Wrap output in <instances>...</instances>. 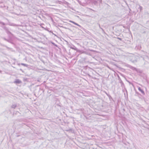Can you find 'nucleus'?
I'll list each match as a JSON object with an SVG mask.
<instances>
[{
  "instance_id": "nucleus-8",
  "label": "nucleus",
  "mask_w": 149,
  "mask_h": 149,
  "mask_svg": "<svg viewBox=\"0 0 149 149\" xmlns=\"http://www.w3.org/2000/svg\"><path fill=\"white\" fill-rule=\"evenodd\" d=\"M82 53L85 54H88L89 55H91V54L89 52V51L88 50H87L86 51H84L82 52Z\"/></svg>"
},
{
  "instance_id": "nucleus-41",
  "label": "nucleus",
  "mask_w": 149,
  "mask_h": 149,
  "mask_svg": "<svg viewBox=\"0 0 149 149\" xmlns=\"http://www.w3.org/2000/svg\"><path fill=\"white\" fill-rule=\"evenodd\" d=\"M140 9L141 10L142 9V7H141V6H140Z\"/></svg>"
},
{
  "instance_id": "nucleus-34",
  "label": "nucleus",
  "mask_w": 149,
  "mask_h": 149,
  "mask_svg": "<svg viewBox=\"0 0 149 149\" xmlns=\"http://www.w3.org/2000/svg\"><path fill=\"white\" fill-rule=\"evenodd\" d=\"M19 70L23 72H24V71L21 69H20Z\"/></svg>"
},
{
  "instance_id": "nucleus-10",
  "label": "nucleus",
  "mask_w": 149,
  "mask_h": 149,
  "mask_svg": "<svg viewBox=\"0 0 149 149\" xmlns=\"http://www.w3.org/2000/svg\"><path fill=\"white\" fill-rule=\"evenodd\" d=\"M128 67L133 70H135L136 71V70H137V69L135 68L132 66L130 65H129Z\"/></svg>"
},
{
  "instance_id": "nucleus-17",
  "label": "nucleus",
  "mask_w": 149,
  "mask_h": 149,
  "mask_svg": "<svg viewBox=\"0 0 149 149\" xmlns=\"http://www.w3.org/2000/svg\"><path fill=\"white\" fill-rule=\"evenodd\" d=\"M51 43L53 45L56 47H58V46L55 43L53 42H51Z\"/></svg>"
},
{
  "instance_id": "nucleus-44",
  "label": "nucleus",
  "mask_w": 149,
  "mask_h": 149,
  "mask_svg": "<svg viewBox=\"0 0 149 149\" xmlns=\"http://www.w3.org/2000/svg\"><path fill=\"white\" fill-rule=\"evenodd\" d=\"M1 72H2V71L0 70V72L1 73Z\"/></svg>"
},
{
  "instance_id": "nucleus-43",
  "label": "nucleus",
  "mask_w": 149,
  "mask_h": 149,
  "mask_svg": "<svg viewBox=\"0 0 149 149\" xmlns=\"http://www.w3.org/2000/svg\"><path fill=\"white\" fill-rule=\"evenodd\" d=\"M121 68V69H123V70H125V69H123V68Z\"/></svg>"
},
{
  "instance_id": "nucleus-39",
  "label": "nucleus",
  "mask_w": 149,
  "mask_h": 149,
  "mask_svg": "<svg viewBox=\"0 0 149 149\" xmlns=\"http://www.w3.org/2000/svg\"><path fill=\"white\" fill-rule=\"evenodd\" d=\"M17 65H18L19 66L21 65V63H17Z\"/></svg>"
},
{
  "instance_id": "nucleus-22",
  "label": "nucleus",
  "mask_w": 149,
  "mask_h": 149,
  "mask_svg": "<svg viewBox=\"0 0 149 149\" xmlns=\"http://www.w3.org/2000/svg\"><path fill=\"white\" fill-rule=\"evenodd\" d=\"M123 88H124V89H125V90L126 92V93L127 94V90L126 88H125V86H124V87H123Z\"/></svg>"
},
{
  "instance_id": "nucleus-45",
  "label": "nucleus",
  "mask_w": 149,
  "mask_h": 149,
  "mask_svg": "<svg viewBox=\"0 0 149 149\" xmlns=\"http://www.w3.org/2000/svg\"><path fill=\"white\" fill-rule=\"evenodd\" d=\"M15 64V63H13V64Z\"/></svg>"
},
{
  "instance_id": "nucleus-27",
  "label": "nucleus",
  "mask_w": 149,
  "mask_h": 149,
  "mask_svg": "<svg viewBox=\"0 0 149 149\" xmlns=\"http://www.w3.org/2000/svg\"><path fill=\"white\" fill-rule=\"evenodd\" d=\"M98 24V25H99V28L101 29H102V27H101L100 26V25L99 24V23H97Z\"/></svg>"
},
{
  "instance_id": "nucleus-1",
  "label": "nucleus",
  "mask_w": 149,
  "mask_h": 149,
  "mask_svg": "<svg viewBox=\"0 0 149 149\" xmlns=\"http://www.w3.org/2000/svg\"><path fill=\"white\" fill-rule=\"evenodd\" d=\"M2 28L5 31L8 35L9 38H13L15 37L13 34L9 31L8 28L4 26H2Z\"/></svg>"
},
{
  "instance_id": "nucleus-31",
  "label": "nucleus",
  "mask_w": 149,
  "mask_h": 149,
  "mask_svg": "<svg viewBox=\"0 0 149 149\" xmlns=\"http://www.w3.org/2000/svg\"><path fill=\"white\" fill-rule=\"evenodd\" d=\"M72 130V129H69V130H67L66 131H71Z\"/></svg>"
},
{
  "instance_id": "nucleus-5",
  "label": "nucleus",
  "mask_w": 149,
  "mask_h": 149,
  "mask_svg": "<svg viewBox=\"0 0 149 149\" xmlns=\"http://www.w3.org/2000/svg\"><path fill=\"white\" fill-rule=\"evenodd\" d=\"M14 83L16 84H19L22 83V81L19 79H16L14 81Z\"/></svg>"
},
{
  "instance_id": "nucleus-18",
  "label": "nucleus",
  "mask_w": 149,
  "mask_h": 149,
  "mask_svg": "<svg viewBox=\"0 0 149 149\" xmlns=\"http://www.w3.org/2000/svg\"><path fill=\"white\" fill-rule=\"evenodd\" d=\"M136 71L137 72H139V73H142V70L139 69V70H136Z\"/></svg>"
},
{
  "instance_id": "nucleus-2",
  "label": "nucleus",
  "mask_w": 149,
  "mask_h": 149,
  "mask_svg": "<svg viewBox=\"0 0 149 149\" xmlns=\"http://www.w3.org/2000/svg\"><path fill=\"white\" fill-rule=\"evenodd\" d=\"M40 88H37L35 89V91H34V95L36 96H37L36 95H40L41 93H40Z\"/></svg>"
},
{
  "instance_id": "nucleus-33",
  "label": "nucleus",
  "mask_w": 149,
  "mask_h": 149,
  "mask_svg": "<svg viewBox=\"0 0 149 149\" xmlns=\"http://www.w3.org/2000/svg\"><path fill=\"white\" fill-rule=\"evenodd\" d=\"M89 51H92V52H95V51H94V50H92H92H89Z\"/></svg>"
},
{
  "instance_id": "nucleus-42",
  "label": "nucleus",
  "mask_w": 149,
  "mask_h": 149,
  "mask_svg": "<svg viewBox=\"0 0 149 149\" xmlns=\"http://www.w3.org/2000/svg\"><path fill=\"white\" fill-rule=\"evenodd\" d=\"M5 47H6L7 48H8V47H7V46H5Z\"/></svg>"
},
{
  "instance_id": "nucleus-19",
  "label": "nucleus",
  "mask_w": 149,
  "mask_h": 149,
  "mask_svg": "<svg viewBox=\"0 0 149 149\" xmlns=\"http://www.w3.org/2000/svg\"><path fill=\"white\" fill-rule=\"evenodd\" d=\"M76 51L77 52H80V53H82V52L83 51H82V50H79V49H77V50H76Z\"/></svg>"
},
{
  "instance_id": "nucleus-11",
  "label": "nucleus",
  "mask_w": 149,
  "mask_h": 149,
  "mask_svg": "<svg viewBox=\"0 0 149 149\" xmlns=\"http://www.w3.org/2000/svg\"><path fill=\"white\" fill-rule=\"evenodd\" d=\"M70 47L71 49L74 50L76 51V50H77V48L73 45H72V46H71Z\"/></svg>"
},
{
  "instance_id": "nucleus-12",
  "label": "nucleus",
  "mask_w": 149,
  "mask_h": 149,
  "mask_svg": "<svg viewBox=\"0 0 149 149\" xmlns=\"http://www.w3.org/2000/svg\"><path fill=\"white\" fill-rule=\"evenodd\" d=\"M108 97L110 101L113 100H113L110 95H108Z\"/></svg>"
},
{
  "instance_id": "nucleus-13",
  "label": "nucleus",
  "mask_w": 149,
  "mask_h": 149,
  "mask_svg": "<svg viewBox=\"0 0 149 149\" xmlns=\"http://www.w3.org/2000/svg\"><path fill=\"white\" fill-rule=\"evenodd\" d=\"M21 65H23L24 66L28 67V68L29 67V65H27V64H24V63H21Z\"/></svg>"
},
{
  "instance_id": "nucleus-29",
  "label": "nucleus",
  "mask_w": 149,
  "mask_h": 149,
  "mask_svg": "<svg viewBox=\"0 0 149 149\" xmlns=\"http://www.w3.org/2000/svg\"><path fill=\"white\" fill-rule=\"evenodd\" d=\"M122 88V91L123 92H124L125 90V89H124V88Z\"/></svg>"
},
{
  "instance_id": "nucleus-38",
  "label": "nucleus",
  "mask_w": 149,
  "mask_h": 149,
  "mask_svg": "<svg viewBox=\"0 0 149 149\" xmlns=\"http://www.w3.org/2000/svg\"><path fill=\"white\" fill-rule=\"evenodd\" d=\"M16 113H15V114H17V113H19V112L17 111H16Z\"/></svg>"
},
{
  "instance_id": "nucleus-23",
  "label": "nucleus",
  "mask_w": 149,
  "mask_h": 149,
  "mask_svg": "<svg viewBox=\"0 0 149 149\" xmlns=\"http://www.w3.org/2000/svg\"><path fill=\"white\" fill-rule=\"evenodd\" d=\"M0 24H2L3 25H5V24L4 23L2 22H0Z\"/></svg>"
},
{
  "instance_id": "nucleus-46",
  "label": "nucleus",
  "mask_w": 149,
  "mask_h": 149,
  "mask_svg": "<svg viewBox=\"0 0 149 149\" xmlns=\"http://www.w3.org/2000/svg\"><path fill=\"white\" fill-rule=\"evenodd\" d=\"M13 68H15V67H13Z\"/></svg>"
},
{
  "instance_id": "nucleus-6",
  "label": "nucleus",
  "mask_w": 149,
  "mask_h": 149,
  "mask_svg": "<svg viewBox=\"0 0 149 149\" xmlns=\"http://www.w3.org/2000/svg\"><path fill=\"white\" fill-rule=\"evenodd\" d=\"M20 2L24 4H28V0H20Z\"/></svg>"
},
{
  "instance_id": "nucleus-35",
  "label": "nucleus",
  "mask_w": 149,
  "mask_h": 149,
  "mask_svg": "<svg viewBox=\"0 0 149 149\" xmlns=\"http://www.w3.org/2000/svg\"><path fill=\"white\" fill-rule=\"evenodd\" d=\"M106 94L108 96V95H110L108 94L106 92H105Z\"/></svg>"
},
{
  "instance_id": "nucleus-25",
  "label": "nucleus",
  "mask_w": 149,
  "mask_h": 149,
  "mask_svg": "<svg viewBox=\"0 0 149 149\" xmlns=\"http://www.w3.org/2000/svg\"><path fill=\"white\" fill-rule=\"evenodd\" d=\"M97 3V1H94L93 2V3L94 4H96Z\"/></svg>"
},
{
  "instance_id": "nucleus-24",
  "label": "nucleus",
  "mask_w": 149,
  "mask_h": 149,
  "mask_svg": "<svg viewBox=\"0 0 149 149\" xmlns=\"http://www.w3.org/2000/svg\"><path fill=\"white\" fill-rule=\"evenodd\" d=\"M136 93L138 95H140V94L137 91H136Z\"/></svg>"
},
{
  "instance_id": "nucleus-15",
  "label": "nucleus",
  "mask_w": 149,
  "mask_h": 149,
  "mask_svg": "<svg viewBox=\"0 0 149 149\" xmlns=\"http://www.w3.org/2000/svg\"><path fill=\"white\" fill-rule=\"evenodd\" d=\"M28 80V79L27 78H24L23 80L24 82H28L29 81Z\"/></svg>"
},
{
  "instance_id": "nucleus-16",
  "label": "nucleus",
  "mask_w": 149,
  "mask_h": 149,
  "mask_svg": "<svg viewBox=\"0 0 149 149\" xmlns=\"http://www.w3.org/2000/svg\"><path fill=\"white\" fill-rule=\"evenodd\" d=\"M69 22H71V23H73V24H74L76 25H78V24L75 22H74V21H71V20H70L69 21Z\"/></svg>"
},
{
  "instance_id": "nucleus-9",
  "label": "nucleus",
  "mask_w": 149,
  "mask_h": 149,
  "mask_svg": "<svg viewBox=\"0 0 149 149\" xmlns=\"http://www.w3.org/2000/svg\"><path fill=\"white\" fill-rule=\"evenodd\" d=\"M138 90L140 91L141 92V93H142V94L143 95H145V93L144 91L141 88H140V87H139Z\"/></svg>"
},
{
  "instance_id": "nucleus-7",
  "label": "nucleus",
  "mask_w": 149,
  "mask_h": 149,
  "mask_svg": "<svg viewBox=\"0 0 149 149\" xmlns=\"http://www.w3.org/2000/svg\"><path fill=\"white\" fill-rule=\"evenodd\" d=\"M8 24L10 26H19L18 25H17L15 24H14L13 23H12L11 22H9Z\"/></svg>"
},
{
  "instance_id": "nucleus-4",
  "label": "nucleus",
  "mask_w": 149,
  "mask_h": 149,
  "mask_svg": "<svg viewBox=\"0 0 149 149\" xmlns=\"http://www.w3.org/2000/svg\"><path fill=\"white\" fill-rule=\"evenodd\" d=\"M117 77L118 78V79L119 80L120 83L121 84V86L123 88V87H124L125 85L122 81L121 80L120 77L118 74L117 75Z\"/></svg>"
},
{
  "instance_id": "nucleus-37",
  "label": "nucleus",
  "mask_w": 149,
  "mask_h": 149,
  "mask_svg": "<svg viewBox=\"0 0 149 149\" xmlns=\"http://www.w3.org/2000/svg\"><path fill=\"white\" fill-rule=\"evenodd\" d=\"M120 75H121V76H123V77H124V75H123V74H121V73H120Z\"/></svg>"
},
{
  "instance_id": "nucleus-26",
  "label": "nucleus",
  "mask_w": 149,
  "mask_h": 149,
  "mask_svg": "<svg viewBox=\"0 0 149 149\" xmlns=\"http://www.w3.org/2000/svg\"><path fill=\"white\" fill-rule=\"evenodd\" d=\"M46 30H47V31H48L49 32H50L51 33H53V31H51V30L49 31V30H48V29H47Z\"/></svg>"
},
{
  "instance_id": "nucleus-14",
  "label": "nucleus",
  "mask_w": 149,
  "mask_h": 149,
  "mask_svg": "<svg viewBox=\"0 0 149 149\" xmlns=\"http://www.w3.org/2000/svg\"><path fill=\"white\" fill-rule=\"evenodd\" d=\"M17 107V105L16 104H13L11 107L12 108L15 109Z\"/></svg>"
},
{
  "instance_id": "nucleus-28",
  "label": "nucleus",
  "mask_w": 149,
  "mask_h": 149,
  "mask_svg": "<svg viewBox=\"0 0 149 149\" xmlns=\"http://www.w3.org/2000/svg\"><path fill=\"white\" fill-rule=\"evenodd\" d=\"M56 2L57 3H60L61 2V1H56Z\"/></svg>"
},
{
  "instance_id": "nucleus-20",
  "label": "nucleus",
  "mask_w": 149,
  "mask_h": 149,
  "mask_svg": "<svg viewBox=\"0 0 149 149\" xmlns=\"http://www.w3.org/2000/svg\"><path fill=\"white\" fill-rule=\"evenodd\" d=\"M77 26H79V27H80L81 28V29H82L84 30H85V29L84 28H83L80 25H79V24H78V25H77Z\"/></svg>"
},
{
  "instance_id": "nucleus-21",
  "label": "nucleus",
  "mask_w": 149,
  "mask_h": 149,
  "mask_svg": "<svg viewBox=\"0 0 149 149\" xmlns=\"http://www.w3.org/2000/svg\"><path fill=\"white\" fill-rule=\"evenodd\" d=\"M115 38L118 39H119V40H120V41H122V39L121 38H119V37H115Z\"/></svg>"
},
{
  "instance_id": "nucleus-40",
  "label": "nucleus",
  "mask_w": 149,
  "mask_h": 149,
  "mask_svg": "<svg viewBox=\"0 0 149 149\" xmlns=\"http://www.w3.org/2000/svg\"><path fill=\"white\" fill-rule=\"evenodd\" d=\"M20 136V135H17V136H16V137H19V136Z\"/></svg>"
},
{
  "instance_id": "nucleus-47",
  "label": "nucleus",
  "mask_w": 149,
  "mask_h": 149,
  "mask_svg": "<svg viewBox=\"0 0 149 149\" xmlns=\"http://www.w3.org/2000/svg\"><path fill=\"white\" fill-rule=\"evenodd\" d=\"M124 95H125V93H124Z\"/></svg>"
},
{
  "instance_id": "nucleus-36",
  "label": "nucleus",
  "mask_w": 149,
  "mask_h": 149,
  "mask_svg": "<svg viewBox=\"0 0 149 149\" xmlns=\"http://www.w3.org/2000/svg\"><path fill=\"white\" fill-rule=\"evenodd\" d=\"M55 36H56V37H57V36L56 35V34H54V33H52Z\"/></svg>"
},
{
  "instance_id": "nucleus-3",
  "label": "nucleus",
  "mask_w": 149,
  "mask_h": 149,
  "mask_svg": "<svg viewBox=\"0 0 149 149\" xmlns=\"http://www.w3.org/2000/svg\"><path fill=\"white\" fill-rule=\"evenodd\" d=\"M2 38L4 40L7 41L8 42L12 44H14V43L13 42V38H9L8 39H7L5 37H2Z\"/></svg>"
},
{
  "instance_id": "nucleus-30",
  "label": "nucleus",
  "mask_w": 149,
  "mask_h": 149,
  "mask_svg": "<svg viewBox=\"0 0 149 149\" xmlns=\"http://www.w3.org/2000/svg\"><path fill=\"white\" fill-rule=\"evenodd\" d=\"M102 32L104 33H105V31H104V29L102 28Z\"/></svg>"
},
{
  "instance_id": "nucleus-32",
  "label": "nucleus",
  "mask_w": 149,
  "mask_h": 149,
  "mask_svg": "<svg viewBox=\"0 0 149 149\" xmlns=\"http://www.w3.org/2000/svg\"><path fill=\"white\" fill-rule=\"evenodd\" d=\"M99 1L100 3H102V0H99Z\"/></svg>"
}]
</instances>
